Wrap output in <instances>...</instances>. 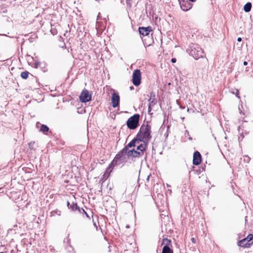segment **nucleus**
I'll list each match as a JSON object with an SVG mask.
<instances>
[{"mask_svg": "<svg viewBox=\"0 0 253 253\" xmlns=\"http://www.w3.org/2000/svg\"><path fill=\"white\" fill-rule=\"evenodd\" d=\"M151 126L148 125H143L141 126L137 134V137L140 139V141H142V143H145L147 144L151 138Z\"/></svg>", "mask_w": 253, "mask_h": 253, "instance_id": "1", "label": "nucleus"}, {"mask_svg": "<svg viewBox=\"0 0 253 253\" xmlns=\"http://www.w3.org/2000/svg\"><path fill=\"white\" fill-rule=\"evenodd\" d=\"M187 51L195 59L203 58L205 56L203 49L196 43H191L187 49Z\"/></svg>", "mask_w": 253, "mask_h": 253, "instance_id": "2", "label": "nucleus"}, {"mask_svg": "<svg viewBox=\"0 0 253 253\" xmlns=\"http://www.w3.org/2000/svg\"><path fill=\"white\" fill-rule=\"evenodd\" d=\"M126 155L127 156V147H125L116 155L113 161L109 165V167H114L124 163L126 161Z\"/></svg>", "mask_w": 253, "mask_h": 253, "instance_id": "3", "label": "nucleus"}, {"mask_svg": "<svg viewBox=\"0 0 253 253\" xmlns=\"http://www.w3.org/2000/svg\"><path fill=\"white\" fill-rule=\"evenodd\" d=\"M146 147L147 144L145 143H142L137 146V150L132 149L127 151V156L128 157H139L142 156Z\"/></svg>", "mask_w": 253, "mask_h": 253, "instance_id": "4", "label": "nucleus"}, {"mask_svg": "<svg viewBox=\"0 0 253 253\" xmlns=\"http://www.w3.org/2000/svg\"><path fill=\"white\" fill-rule=\"evenodd\" d=\"M140 115L136 114L130 117L126 121V125L130 129H135L139 125Z\"/></svg>", "mask_w": 253, "mask_h": 253, "instance_id": "5", "label": "nucleus"}, {"mask_svg": "<svg viewBox=\"0 0 253 253\" xmlns=\"http://www.w3.org/2000/svg\"><path fill=\"white\" fill-rule=\"evenodd\" d=\"M132 83L135 86L141 84V72L138 69L135 70L132 74Z\"/></svg>", "mask_w": 253, "mask_h": 253, "instance_id": "6", "label": "nucleus"}, {"mask_svg": "<svg viewBox=\"0 0 253 253\" xmlns=\"http://www.w3.org/2000/svg\"><path fill=\"white\" fill-rule=\"evenodd\" d=\"M91 96L89 94V92L87 90H84L80 95V100L82 102L85 103L90 101Z\"/></svg>", "mask_w": 253, "mask_h": 253, "instance_id": "7", "label": "nucleus"}, {"mask_svg": "<svg viewBox=\"0 0 253 253\" xmlns=\"http://www.w3.org/2000/svg\"><path fill=\"white\" fill-rule=\"evenodd\" d=\"M67 206L69 209H72L73 211L78 210L80 213H85L87 217H88L87 213L84 211L83 209H81L76 203H73L70 204L69 202H67Z\"/></svg>", "mask_w": 253, "mask_h": 253, "instance_id": "8", "label": "nucleus"}, {"mask_svg": "<svg viewBox=\"0 0 253 253\" xmlns=\"http://www.w3.org/2000/svg\"><path fill=\"white\" fill-rule=\"evenodd\" d=\"M179 4L181 9L185 11H188L192 7V4L190 3L188 0H183L180 1Z\"/></svg>", "mask_w": 253, "mask_h": 253, "instance_id": "9", "label": "nucleus"}, {"mask_svg": "<svg viewBox=\"0 0 253 253\" xmlns=\"http://www.w3.org/2000/svg\"><path fill=\"white\" fill-rule=\"evenodd\" d=\"M111 102L114 108L117 107L120 102V96L118 93H113L112 95Z\"/></svg>", "mask_w": 253, "mask_h": 253, "instance_id": "10", "label": "nucleus"}, {"mask_svg": "<svg viewBox=\"0 0 253 253\" xmlns=\"http://www.w3.org/2000/svg\"><path fill=\"white\" fill-rule=\"evenodd\" d=\"M201 162V155L199 152L195 151L193 155V164L197 166L200 164Z\"/></svg>", "mask_w": 253, "mask_h": 253, "instance_id": "11", "label": "nucleus"}, {"mask_svg": "<svg viewBox=\"0 0 253 253\" xmlns=\"http://www.w3.org/2000/svg\"><path fill=\"white\" fill-rule=\"evenodd\" d=\"M151 31V28L150 27H139V32L140 35H142L144 36H148L150 31Z\"/></svg>", "mask_w": 253, "mask_h": 253, "instance_id": "12", "label": "nucleus"}, {"mask_svg": "<svg viewBox=\"0 0 253 253\" xmlns=\"http://www.w3.org/2000/svg\"><path fill=\"white\" fill-rule=\"evenodd\" d=\"M238 245L239 246L242 247L244 248H249L252 244L249 243L247 240L244 238L240 241H239L238 243Z\"/></svg>", "mask_w": 253, "mask_h": 253, "instance_id": "13", "label": "nucleus"}, {"mask_svg": "<svg viewBox=\"0 0 253 253\" xmlns=\"http://www.w3.org/2000/svg\"><path fill=\"white\" fill-rule=\"evenodd\" d=\"M140 141V139H139L138 138H134L125 147H127V151L128 150V148H131L132 147H134L136 146V143Z\"/></svg>", "mask_w": 253, "mask_h": 253, "instance_id": "14", "label": "nucleus"}, {"mask_svg": "<svg viewBox=\"0 0 253 253\" xmlns=\"http://www.w3.org/2000/svg\"><path fill=\"white\" fill-rule=\"evenodd\" d=\"M155 93L153 92L150 93V98L149 99V104L151 105L156 104V102L155 101Z\"/></svg>", "mask_w": 253, "mask_h": 253, "instance_id": "15", "label": "nucleus"}, {"mask_svg": "<svg viewBox=\"0 0 253 253\" xmlns=\"http://www.w3.org/2000/svg\"><path fill=\"white\" fill-rule=\"evenodd\" d=\"M252 3L250 2H247L244 6V10L246 12H249L252 8Z\"/></svg>", "mask_w": 253, "mask_h": 253, "instance_id": "16", "label": "nucleus"}, {"mask_svg": "<svg viewBox=\"0 0 253 253\" xmlns=\"http://www.w3.org/2000/svg\"><path fill=\"white\" fill-rule=\"evenodd\" d=\"M113 167H109V166L108 167V168L106 170L104 174H103V177L102 178V179H106L109 176L110 173L111 172V171L112 170L110 169H112Z\"/></svg>", "mask_w": 253, "mask_h": 253, "instance_id": "17", "label": "nucleus"}, {"mask_svg": "<svg viewBox=\"0 0 253 253\" xmlns=\"http://www.w3.org/2000/svg\"><path fill=\"white\" fill-rule=\"evenodd\" d=\"M49 128L47 126L45 125H42L41 127L40 128V131L41 132H42L44 134H46Z\"/></svg>", "mask_w": 253, "mask_h": 253, "instance_id": "18", "label": "nucleus"}, {"mask_svg": "<svg viewBox=\"0 0 253 253\" xmlns=\"http://www.w3.org/2000/svg\"><path fill=\"white\" fill-rule=\"evenodd\" d=\"M162 253H173V251L170 247L164 246Z\"/></svg>", "mask_w": 253, "mask_h": 253, "instance_id": "19", "label": "nucleus"}, {"mask_svg": "<svg viewBox=\"0 0 253 253\" xmlns=\"http://www.w3.org/2000/svg\"><path fill=\"white\" fill-rule=\"evenodd\" d=\"M162 245H165L164 246L169 247L171 245V241L167 238H165L163 240Z\"/></svg>", "mask_w": 253, "mask_h": 253, "instance_id": "20", "label": "nucleus"}, {"mask_svg": "<svg viewBox=\"0 0 253 253\" xmlns=\"http://www.w3.org/2000/svg\"><path fill=\"white\" fill-rule=\"evenodd\" d=\"M249 243H251L252 244H253V235L250 234L245 238Z\"/></svg>", "mask_w": 253, "mask_h": 253, "instance_id": "21", "label": "nucleus"}, {"mask_svg": "<svg viewBox=\"0 0 253 253\" xmlns=\"http://www.w3.org/2000/svg\"><path fill=\"white\" fill-rule=\"evenodd\" d=\"M29 73L28 71L22 72L21 74V77L23 79H27L28 77Z\"/></svg>", "mask_w": 253, "mask_h": 253, "instance_id": "22", "label": "nucleus"}, {"mask_svg": "<svg viewBox=\"0 0 253 253\" xmlns=\"http://www.w3.org/2000/svg\"><path fill=\"white\" fill-rule=\"evenodd\" d=\"M34 144H35L34 142H31L29 143V148L31 149H33V146H34Z\"/></svg>", "mask_w": 253, "mask_h": 253, "instance_id": "23", "label": "nucleus"}, {"mask_svg": "<svg viewBox=\"0 0 253 253\" xmlns=\"http://www.w3.org/2000/svg\"><path fill=\"white\" fill-rule=\"evenodd\" d=\"M130 0H126V4H127L129 7H131V2H130Z\"/></svg>", "mask_w": 253, "mask_h": 253, "instance_id": "24", "label": "nucleus"}, {"mask_svg": "<svg viewBox=\"0 0 253 253\" xmlns=\"http://www.w3.org/2000/svg\"><path fill=\"white\" fill-rule=\"evenodd\" d=\"M171 61L173 63H175L176 61V59L175 58H173L171 59Z\"/></svg>", "mask_w": 253, "mask_h": 253, "instance_id": "25", "label": "nucleus"}, {"mask_svg": "<svg viewBox=\"0 0 253 253\" xmlns=\"http://www.w3.org/2000/svg\"><path fill=\"white\" fill-rule=\"evenodd\" d=\"M191 240L192 243H196V239L195 238H192Z\"/></svg>", "mask_w": 253, "mask_h": 253, "instance_id": "26", "label": "nucleus"}, {"mask_svg": "<svg viewBox=\"0 0 253 253\" xmlns=\"http://www.w3.org/2000/svg\"><path fill=\"white\" fill-rule=\"evenodd\" d=\"M242 40V38H240V37H239L238 39H237V41L239 42H241Z\"/></svg>", "mask_w": 253, "mask_h": 253, "instance_id": "27", "label": "nucleus"}, {"mask_svg": "<svg viewBox=\"0 0 253 253\" xmlns=\"http://www.w3.org/2000/svg\"><path fill=\"white\" fill-rule=\"evenodd\" d=\"M142 143V141H139L138 142H136V146H137L139 144H141V143Z\"/></svg>", "mask_w": 253, "mask_h": 253, "instance_id": "28", "label": "nucleus"}, {"mask_svg": "<svg viewBox=\"0 0 253 253\" xmlns=\"http://www.w3.org/2000/svg\"><path fill=\"white\" fill-rule=\"evenodd\" d=\"M243 65H244V66H246V65H248V62H247V61H244V62H243Z\"/></svg>", "mask_w": 253, "mask_h": 253, "instance_id": "29", "label": "nucleus"}, {"mask_svg": "<svg viewBox=\"0 0 253 253\" xmlns=\"http://www.w3.org/2000/svg\"><path fill=\"white\" fill-rule=\"evenodd\" d=\"M151 104H149V108H148L149 111H150V110L151 109Z\"/></svg>", "mask_w": 253, "mask_h": 253, "instance_id": "30", "label": "nucleus"}, {"mask_svg": "<svg viewBox=\"0 0 253 253\" xmlns=\"http://www.w3.org/2000/svg\"><path fill=\"white\" fill-rule=\"evenodd\" d=\"M129 88H130V90H132L133 88V87L132 86H131L129 87Z\"/></svg>", "mask_w": 253, "mask_h": 253, "instance_id": "31", "label": "nucleus"}, {"mask_svg": "<svg viewBox=\"0 0 253 253\" xmlns=\"http://www.w3.org/2000/svg\"><path fill=\"white\" fill-rule=\"evenodd\" d=\"M100 13H99L98 15L97 16V19H99V18L100 17Z\"/></svg>", "mask_w": 253, "mask_h": 253, "instance_id": "32", "label": "nucleus"}, {"mask_svg": "<svg viewBox=\"0 0 253 253\" xmlns=\"http://www.w3.org/2000/svg\"><path fill=\"white\" fill-rule=\"evenodd\" d=\"M149 176H150L149 175L148 176L147 180L149 179Z\"/></svg>", "mask_w": 253, "mask_h": 253, "instance_id": "33", "label": "nucleus"}, {"mask_svg": "<svg viewBox=\"0 0 253 253\" xmlns=\"http://www.w3.org/2000/svg\"><path fill=\"white\" fill-rule=\"evenodd\" d=\"M180 108H182V109H184V107H180Z\"/></svg>", "mask_w": 253, "mask_h": 253, "instance_id": "34", "label": "nucleus"}, {"mask_svg": "<svg viewBox=\"0 0 253 253\" xmlns=\"http://www.w3.org/2000/svg\"><path fill=\"white\" fill-rule=\"evenodd\" d=\"M189 139H190V140H191V139H192V138H191V137H190V138H189Z\"/></svg>", "mask_w": 253, "mask_h": 253, "instance_id": "35", "label": "nucleus"}]
</instances>
